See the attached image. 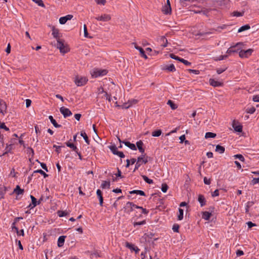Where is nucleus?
I'll return each instance as SVG.
<instances>
[{
    "instance_id": "052dcab7",
    "label": "nucleus",
    "mask_w": 259,
    "mask_h": 259,
    "mask_svg": "<svg viewBox=\"0 0 259 259\" xmlns=\"http://www.w3.org/2000/svg\"><path fill=\"white\" fill-rule=\"evenodd\" d=\"M83 31H84V36L85 37H88V32L87 30V27L85 24L83 25Z\"/></svg>"
},
{
    "instance_id": "6e6552de",
    "label": "nucleus",
    "mask_w": 259,
    "mask_h": 259,
    "mask_svg": "<svg viewBox=\"0 0 259 259\" xmlns=\"http://www.w3.org/2000/svg\"><path fill=\"white\" fill-rule=\"evenodd\" d=\"M94 18L98 21L108 22L111 20V17L109 14H104L100 16L96 17Z\"/></svg>"
},
{
    "instance_id": "4be33fe9",
    "label": "nucleus",
    "mask_w": 259,
    "mask_h": 259,
    "mask_svg": "<svg viewBox=\"0 0 259 259\" xmlns=\"http://www.w3.org/2000/svg\"><path fill=\"white\" fill-rule=\"evenodd\" d=\"M126 246L131 250H134L136 252V253H138L140 251V249L138 248V247L135 246L134 244L130 243L128 242L126 243Z\"/></svg>"
},
{
    "instance_id": "72a5a7b5",
    "label": "nucleus",
    "mask_w": 259,
    "mask_h": 259,
    "mask_svg": "<svg viewBox=\"0 0 259 259\" xmlns=\"http://www.w3.org/2000/svg\"><path fill=\"white\" fill-rule=\"evenodd\" d=\"M250 27L249 25L246 24V25H243V26H241V27H240L238 30V32H241L245 30H248L249 29H250Z\"/></svg>"
},
{
    "instance_id": "b1692460",
    "label": "nucleus",
    "mask_w": 259,
    "mask_h": 259,
    "mask_svg": "<svg viewBox=\"0 0 259 259\" xmlns=\"http://www.w3.org/2000/svg\"><path fill=\"white\" fill-rule=\"evenodd\" d=\"M129 193L130 194H135L140 195L141 196H146L145 193L142 190H133V191H130Z\"/></svg>"
},
{
    "instance_id": "ea45409f",
    "label": "nucleus",
    "mask_w": 259,
    "mask_h": 259,
    "mask_svg": "<svg viewBox=\"0 0 259 259\" xmlns=\"http://www.w3.org/2000/svg\"><path fill=\"white\" fill-rule=\"evenodd\" d=\"M68 213L65 211L58 210L57 211V214L59 217H63L66 216Z\"/></svg>"
},
{
    "instance_id": "864d4df0",
    "label": "nucleus",
    "mask_w": 259,
    "mask_h": 259,
    "mask_svg": "<svg viewBox=\"0 0 259 259\" xmlns=\"http://www.w3.org/2000/svg\"><path fill=\"white\" fill-rule=\"evenodd\" d=\"M169 57L173 59H175V60H178L180 62H181V60L182 59V58L175 55V54H169Z\"/></svg>"
},
{
    "instance_id": "3c124183",
    "label": "nucleus",
    "mask_w": 259,
    "mask_h": 259,
    "mask_svg": "<svg viewBox=\"0 0 259 259\" xmlns=\"http://www.w3.org/2000/svg\"><path fill=\"white\" fill-rule=\"evenodd\" d=\"M234 157H235V158H238L239 160H240L242 162H243L245 160L244 157L241 154H236L234 155Z\"/></svg>"
},
{
    "instance_id": "1a4fd4ad",
    "label": "nucleus",
    "mask_w": 259,
    "mask_h": 259,
    "mask_svg": "<svg viewBox=\"0 0 259 259\" xmlns=\"http://www.w3.org/2000/svg\"><path fill=\"white\" fill-rule=\"evenodd\" d=\"M60 112L63 114L64 118H66L72 115L71 111L67 108L62 107L60 108Z\"/></svg>"
},
{
    "instance_id": "cd10ccee",
    "label": "nucleus",
    "mask_w": 259,
    "mask_h": 259,
    "mask_svg": "<svg viewBox=\"0 0 259 259\" xmlns=\"http://www.w3.org/2000/svg\"><path fill=\"white\" fill-rule=\"evenodd\" d=\"M225 150V149L224 147L220 145H218L216 146V148H215L216 152H217L220 154H222V153H224Z\"/></svg>"
},
{
    "instance_id": "dca6fc26",
    "label": "nucleus",
    "mask_w": 259,
    "mask_h": 259,
    "mask_svg": "<svg viewBox=\"0 0 259 259\" xmlns=\"http://www.w3.org/2000/svg\"><path fill=\"white\" fill-rule=\"evenodd\" d=\"M198 201L200 204L201 207L206 205V199L204 196L202 194H199L198 196Z\"/></svg>"
},
{
    "instance_id": "e433bc0d",
    "label": "nucleus",
    "mask_w": 259,
    "mask_h": 259,
    "mask_svg": "<svg viewBox=\"0 0 259 259\" xmlns=\"http://www.w3.org/2000/svg\"><path fill=\"white\" fill-rule=\"evenodd\" d=\"M167 104L170 106V108L172 110H175L178 108V106L171 100H168L167 102Z\"/></svg>"
},
{
    "instance_id": "603ef678",
    "label": "nucleus",
    "mask_w": 259,
    "mask_h": 259,
    "mask_svg": "<svg viewBox=\"0 0 259 259\" xmlns=\"http://www.w3.org/2000/svg\"><path fill=\"white\" fill-rule=\"evenodd\" d=\"M168 188V187L166 183H163L162 184V186H161V191L165 193L167 191Z\"/></svg>"
},
{
    "instance_id": "c03bdc74",
    "label": "nucleus",
    "mask_w": 259,
    "mask_h": 259,
    "mask_svg": "<svg viewBox=\"0 0 259 259\" xmlns=\"http://www.w3.org/2000/svg\"><path fill=\"white\" fill-rule=\"evenodd\" d=\"M143 180L148 184H151L153 183L152 180L149 179L147 176L143 175L142 176Z\"/></svg>"
},
{
    "instance_id": "aec40b11",
    "label": "nucleus",
    "mask_w": 259,
    "mask_h": 259,
    "mask_svg": "<svg viewBox=\"0 0 259 259\" xmlns=\"http://www.w3.org/2000/svg\"><path fill=\"white\" fill-rule=\"evenodd\" d=\"M122 143L133 150H137V147L134 144L131 143L128 141H123Z\"/></svg>"
},
{
    "instance_id": "a878e982",
    "label": "nucleus",
    "mask_w": 259,
    "mask_h": 259,
    "mask_svg": "<svg viewBox=\"0 0 259 259\" xmlns=\"http://www.w3.org/2000/svg\"><path fill=\"white\" fill-rule=\"evenodd\" d=\"M7 191V187L3 186L0 187V199L4 198L5 194Z\"/></svg>"
},
{
    "instance_id": "bf43d9fd",
    "label": "nucleus",
    "mask_w": 259,
    "mask_h": 259,
    "mask_svg": "<svg viewBox=\"0 0 259 259\" xmlns=\"http://www.w3.org/2000/svg\"><path fill=\"white\" fill-rule=\"evenodd\" d=\"M234 16L236 17L242 16L244 14V12H240L238 11H235L233 12Z\"/></svg>"
},
{
    "instance_id": "0e129e2a",
    "label": "nucleus",
    "mask_w": 259,
    "mask_h": 259,
    "mask_svg": "<svg viewBox=\"0 0 259 259\" xmlns=\"http://www.w3.org/2000/svg\"><path fill=\"white\" fill-rule=\"evenodd\" d=\"M219 195V191L218 189H216L214 191L211 193V196L214 197Z\"/></svg>"
},
{
    "instance_id": "f3484780",
    "label": "nucleus",
    "mask_w": 259,
    "mask_h": 259,
    "mask_svg": "<svg viewBox=\"0 0 259 259\" xmlns=\"http://www.w3.org/2000/svg\"><path fill=\"white\" fill-rule=\"evenodd\" d=\"M13 192L16 193L17 195H23L24 190L21 189L19 185H17L16 188L14 189Z\"/></svg>"
},
{
    "instance_id": "39448f33",
    "label": "nucleus",
    "mask_w": 259,
    "mask_h": 259,
    "mask_svg": "<svg viewBox=\"0 0 259 259\" xmlns=\"http://www.w3.org/2000/svg\"><path fill=\"white\" fill-rule=\"evenodd\" d=\"M108 73V71L106 69H94L91 73L92 76L93 77L97 78L99 76H102L105 75Z\"/></svg>"
},
{
    "instance_id": "338daca9",
    "label": "nucleus",
    "mask_w": 259,
    "mask_h": 259,
    "mask_svg": "<svg viewBox=\"0 0 259 259\" xmlns=\"http://www.w3.org/2000/svg\"><path fill=\"white\" fill-rule=\"evenodd\" d=\"M259 183V177L257 178H253L251 181V183L252 185H255L257 183Z\"/></svg>"
},
{
    "instance_id": "37998d69",
    "label": "nucleus",
    "mask_w": 259,
    "mask_h": 259,
    "mask_svg": "<svg viewBox=\"0 0 259 259\" xmlns=\"http://www.w3.org/2000/svg\"><path fill=\"white\" fill-rule=\"evenodd\" d=\"M234 130L237 132H241L242 131V126L241 125H233Z\"/></svg>"
},
{
    "instance_id": "9d476101",
    "label": "nucleus",
    "mask_w": 259,
    "mask_h": 259,
    "mask_svg": "<svg viewBox=\"0 0 259 259\" xmlns=\"http://www.w3.org/2000/svg\"><path fill=\"white\" fill-rule=\"evenodd\" d=\"M7 105L6 102L2 99H0V113L4 115L6 113Z\"/></svg>"
},
{
    "instance_id": "680f3d73",
    "label": "nucleus",
    "mask_w": 259,
    "mask_h": 259,
    "mask_svg": "<svg viewBox=\"0 0 259 259\" xmlns=\"http://www.w3.org/2000/svg\"><path fill=\"white\" fill-rule=\"evenodd\" d=\"M181 62L183 63L186 66H190L191 64V63L189 62L188 61L182 58V59L181 60Z\"/></svg>"
},
{
    "instance_id": "f03ea898",
    "label": "nucleus",
    "mask_w": 259,
    "mask_h": 259,
    "mask_svg": "<svg viewBox=\"0 0 259 259\" xmlns=\"http://www.w3.org/2000/svg\"><path fill=\"white\" fill-rule=\"evenodd\" d=\"M244 44L242 42H237L234 46H231L227 51V53L231 54L234 53H239L241 49L243 48Z\"/></svg>"
},
{
    "instance_id": "bb28decb",
    "label": "nucleus",
    "mask_w": 259,
    "mask_h": 259,
    "mask_svg": "<svg viewBox=\"0 0 259 259\" xmlns=\"http://www.w3.org/2000/svg\"><path fill=\"white\" fill-rule=\"evenodd\" d=\"M12 228L13 229H14L16 233H17V234L18 235H22V236H24V230L23 229H21L20 230H19L18 228L15 226V225H13L12 226Z\"/></svg>"
},
{
    "instance_id": "f257e3e1",
    "label": "nucleus",
    "mask_w": 259,
    "mask_h": 259,
    "mask_svg": "<svg viewBox=\"0 0 259 259\" xmlns=\"http://www.w3.org/2000/svg\"><path fill=\"white\" fill-rule=\"evenodd\" d=\"M128 206L131 207V210L127 211V212L129 213L130 212L133 211L134 210V208H136L137 209H140L142 210V213L147 214L149 212V211L147 210L146 208H143L142 206H138L135 204L133 202H127L126 203L125 206L123 207L124 209H127Z\"/></svg>"
},
{
    "instance_id": "4468645a",
    "label": "nucleus",
    "mask_w": 259,
    "mask_h": 259,
    "mask_svg": "<svg viewBox=\"0 0 259 259\" xmlns=\"http://www.w3.org/2000/svg\"><path fill=\"white\" fill-rule=\"evenodd\" d=\"M96 194L99 200L100 205L101 206H102L103 204V197L102 195V192L100 189H98L97 190Z\"/></svg>"
},
{
    "instance_id": "ddd939ff",
    "label": "nucleus",
    "mask_w": 259,
    "mask_h": 259,
    "mask_svg": "<svg viewBox=\"0 0 259 259\" xmlns=\"http://www.w3.org/2000/svg\"><path fill=\"white\" fill-rule=\"evenodd\" d=\"M209 82L210 84L213 87H221L222 86L223 84V83L215 80L214 79L210 78L209 80Z\"/></svg>"
},
{
    "instance_id": "9b49d317",
    "label": "nucleus",
    "mask_w": 259,
    "mask_h": 259,
    "mask_svg": "<svg viewBox=\"0 0 259 259\" xmlns=\"http://www.w3.org/2000/svg\"><path fill=\"white\" fill-rule=\"evenodd\" d=\"M73 17L72 15H67L64 17H62L59 19V22L61 24H64L67 20H71Z\"/></svg>"
},
{
    "instance_id": "0eeeda50",
    "label": "nucleus",
    "mask_w": 259,
    "mask_h": 259,
    "mask_svg": "<svg viewBox=\"0 0 259 259\" xmlns=\"http://www.w3.org/2000/svg\"><path fill=\"white\" fill-rule=\"evenodd\" d=\"M88 81V79L86 77L79 76H76L74 80L75 84L78 87L84 85Z\"/></svg>"
},
{
    "instance_id": "13d9d810",
    "label": "nucleus",
    "mask_w": 259,
    "mask_h": 259,
    "mask_svg": "<svg viewBox=\"0 0 259 259\" xmlns=\"http://www.w3.org/2000/svg\"><path fill=\"white\" fill-rule=\"evenodd\" d=\"M37 162H38L40 164V166L41 167L45 170H46V171H48V167L46 165V164L45 163H42V162H40L39 161H38V160H36Z\"/></svg>"
},
{
    "instance_id": "5701e85b",
    "label": "nucleus",
    "mask_w": 259,
    "mask_h": 259,
    "mask_svg": "<svg viewBox=\"0 0 259 259\" xmlns=\"http://www.w3.org/2000/svg\"><path fill=\"white\" fill-rule=\"evenodd\" d=\"M211 216V212L204 211L202 212V218L206 221H209Z\"/></svg>"
},
{
    "instance_id": "412c9836",
    "label": "nucleus",
    "mask_w": 259,
    "mask_h": 259,
    "mask_svg": "<svg viewBox=\"0 0 259 259\" xmlns=\"http://www.w3.org/2000/svg\"><path fill=\"white\" fill-rule=\"evenodd\" d=\"M162 12L165 14H170L171 12V8L170 6L164 5L162 8Z\"/></svg>"
},
{
    "instance_id": "2f4dec72",
    "label": "nucleus",
    "mask_w": 259,
    "mask_h": 259,
    "mask_svg": "<svg viewBox=\"0 0 259 259\" xmlns=\"http://www.w3.org/2000/svg\"><path fill=\"white\" fill-rule=\"evenodd\" d=\"M80 135L81 137H83V138L84 139L85 142L89 145L90 144V140L88 138V137L87 136V135L86 134V133L83 132V131H81V133H80Z\"/></svg>"
},
{
    "instance_id": "a18cd8bd",
    "label": "nucleus",
    "mask_w": 259,
    "mask_h": 259,
    "mask_svg": "<svg viewBox=\"0 0 259 259\" xmlns=\"http://www.w3.org/2000/svg\"><path fill=\"white\" fill-rule=\"evenodd\" d=\"M151 159V158L150 157L146 155V154H144L143 155V159L142 163L146 164L148 162V161L150 160Z\"/></svg>"
},
{
    "instance_id": "7ed1b4c3",
    "label": "nucleus",
    "mask_w": 259,
    "mask_h": 259,
    "mask_svg": "<svg viewBox=\"0 0 259 259\" xmlns=\"http://www.w3.org/2000/svg\"><path fill=\"white\" fill-rule=\"evenodd\" d=\"M57 41V47L60 50L61 53L65 54L69 51V49L67 45L64 44V40L58 38Z\"/></svg>"
},
{
    "instance_id": "69168bd1",
    "label": "nucleus",
    "mask_w": 259,
    "mask_h": 259,
    "mask_svg": "<svg viewBox=\"0 0 259 259\" xmlns=\"http://www.w3.org/2000/svg\"><path fill=\"white\" fill-rule=\"evenodd\" d=\"M136 145H137L138 149H139V148L143 147V143L141 140H140V141L137 142Z\"/></svg>"
},
{
    "instance_id": "8fccbe9b",
    "label": "nucleus",
    "mask_w": 259,
    "mask_h": 259,
    "mask_svg": "<svg viewBox=\"0 0 259 259\" xmlns=\"http://www.w3.org/2000/svg\"><path fill=\"white\" fill-rule=\"evenodd\" d=\"M180 226L177 224H175L172 226V230L174 232L178 233L179 232Z\"/></svg>"
},
{
    "instance_id": "de8ad7c7",
    "label": "nucleus",
    "mask_w": 259,
    "mask_h": 259,
    "mask_svg": "<svg viewBox=\"0 0 259 259\" xmlns=\"http://www.w3.org/2000/svg\"><path fill=\"white\" fill-rule=\"evenodd\" d=\"M146 223V220H143V221H142L141 222H135L133 223V226L134 227H136L137 226L143 225H145Z\"/></svg>"
},
{
    "instance_id": "09e8293b",
    "label": "nucleus",
    "mask_w": 259,
    "mask_h": 259,
    "mask_svg": "<svg viewBox=\"0 0 259 259\" xmlns=\"http://www.w3.org/2000/svg\"><path fill=\"white\" fill-rule=\"evenodd\" d=\"M255 111V108L254 107H251L250 108H248L246 110V112L247 113L253 114Z\"/></svg>"
},
{
    "instance_id": "423d86ee",
    "label": "nucleus",
    "mask_w": 259,
    "mask_h": 259,
    "mask_svg": "<svg viewBox=\"0 0 259 259\" xmlns=\"http://www.w3.org/2000/svg\"><path fill=\"white\" fill-rule=\"evenodd\" d=\"M108 148L114 155H117L121 158L125 157V155L122 152L118 151V148L115 145L109 146Z\"/></svg>"
},
{
    "instance_id": "20e7f679",
    "label": "nucleus",
    "mask_w": 259,
    "mask_h": 259,
    "mask_svg": "<svg viewBox=\"0 0 259 259\" xmlns=\"http://www.w3.org/2000/svg\"><path fill=\"white\" fill-rule=\"evenodd\" d=\"M253 51L254 50L252 49H249L246 50L241 49L239 52V56L241 58H248L252 55Z\"/></svg>"
},
{
    "instance_id": "5fc2aeb1",
    "label": "nucleus",
    "mask_w": 259,
    "mask_h": 259,
    "mask_svg": "<svg viewBox=\"0 0 259 259\" xmlns=\"http://www.w3.org/2000/svg\"><path fill=\"white\" fill-rule=\"evenodd\" d=\"M139 51L140 52V55L141 57H142L145 59L147 58V57L146 55L145 54L144 50L142 48L139 49Z\"/></svg>"
},
{
    "instance_id": "774afa93",
    "label": "nucleus",
    "mask_w": 259,
    "mask_h": 259,
    "mask_svg": "<svg viewBox=\"0 0 259 259\" xmlns=\"http://www.w3.org/2000/svg\"><path fill=\"white\" fill-rule=\"evenodd\" d=\"M252 100L254 102H259V95L254 96Z\"/></svg>"
},
{
    "instance_id": "4c0bfd02",
    "label": "nucleus",
    "mask_w": 259,
    "mask_h": 259,
    "mask_svg": "<svg viewBox=\"0 0 259 259\" xmlns=\"http://www.w3.org/2000/svg\"><path fill=\"white\" fill-rule=\"evenodd\" d=\"M117 173L115 174L116 178H115V179H113V181H117V178H118V177H119L120 178H123V176L121 175V170L118 167L117 168Z\"/></svg>"
},
{
    "instance_id": "393cba45",
    "label": "nucleus",
    "mask_w": 259,
    "mask_h": 259,
    "mask_svg": "<svg viewBox=\"0 0 259 259\" xmlns=\"http://www.w3.org/2000/svg\"><path fill=\"white\" fill-rule=\"evenodd\" d=\"M49 119L50 120L51 122L53 124V125L55 127L59 128L61 127V125L58 124L55 119H54L52 115H50L49 116Z\"/></svg>"
},
{
    "instance_id": "a211bd4d",
    "label": "nucleus",
    "mask_w": 259,
    "mask_h": 259,
    "mask_svg": "<svg viewBox=\"0 0 259 259\" xmlns=\"http://www.w3.org/2000/svg\"><path fill=\"white\" fill-rule=\"evenodd\" d=\"M65 238V236H61L59 237L57 242V245L59 247H62L64 245Z\"/></svg>"
},
{
    "instance_id": "e2e57ef3",
    "label": "nucleus",
    "mask_w": 259,
    "mask_h": 259,
    "mask_svg": "<svg viewBox=\"0 0 259 259\" xmlns=\"http://www.w3.org/2000/svg\"><path fill=\"white\" fill-rule=\"evenodd\" d=\"M188 71L189 73H193L195 74H199L200 73V71L198 70H194V69H188Z\"/></svg>"
},
{
    "instance_id": "49530a36",
    "label": "nucleus",
    "mask_w": 259,
    "mask_h": 259,
    "mask_svg": "<svg viewBox=\"0 0 259 259\" xmlns=\"http://www.w3.org/2000/svg\"><path fill=\"white\" fill-rule=\"evenodd\" d=\"M33 2L35 3L38 5V6L42 7L43 8H45V5L44 4V2L42 0H32Z\"/></svg>"
},
{
    "instance_id": "7c9ffc66",
    "label": "nucleus",
    "mask_w": 259,
    "mask_h": 259,
    "mask_svg": "<svg viewBox=\"0 0 259 259\" xmlns=\"http://www.w3.org/2000/svg\"><path fill=\"white\" fill-rule=\"evenodd\" d=\"M254 204L253 201H248L247 202L246 206H245V213H249V208L252 206Z\"/></svg>"
},
{
    "instance_id": "2eb2a0df",
    "label": "nucleus",
    "mask_w": 259,
    "mask_h": 259,
    "mask_svg": "<svg viewBox=\"0 0 259 259\" xmlns=\"http://www.w3.org/2000/svg\"><path fill=\"white\" fill-rule=\"evenodd\" d=\"M52 35L53 37L57 39L60 38V33L58 29L56 28L55 26H53L52 28Z\"/></svg>"
},
{
    "instance_id": "c9c22d12",
    "label": "nucleus",
    "mask_w": 259,
    "mask_h": 259,
    "mask_svg": "<svg viewBox=\"0 0 259 259\" xmlns=\"http://www.w3.org/2000/svg\"><path fill=\"white\" fill-rule=\"evenodd\" d=\"M160 41L161 42H162V43H163L164 42H165V44H161V46L163 48H165L167 46V39L166 38V37L164 36H162L160 37Z\"/></svg>"
},
{
    "instance_id": "c756f323",
    "label": "nucleus",
    "mask_w": 259,
    "mask_h": 259,
    "mask_svg": "<svg viewBox=\"0 0 259 259\" xmlns=\"http://www.w3.org/2000/svg\"><path fill=\"white\" fill-rule=\"evenodd\" d=\"M66 145L67 147H69V148H71L75 152H77V151H78V149L77 148V147L75 145H74L73 143H71L69 142H67L66 143Z\"/></svg>"
},
{
    "instance_id": "4d7b16f0",
    "label": "nucleus",
    "mask_w": 259,
    "mask_h": 259,
    "mask_svg": "<svg viewBox=\"0 0 259 259\" xmlns=\"http://www.w3.org/2000/svg\"><path fill=\"white\" fill-rule=\"evenodd\" d=\"M0 128L2 129H4L5 130L7 131H9L10 130L9 128L6 126L5 125V123L4 122H1L0 121Z\"/></svg>"
},
{
    "instance_id": "f8f14e48",
    "label": "nucleus",
    "mask_w": 259,
    "mask_h": 259,
    "mask_svg": "<svg viewBox=\"0 0 259 259\" xmlns=\"http://www.w3.org/2000/svg\"><path fill=\"white\" fill-rule=\"evenodd\" d=\"M163 70H167L169 72H175L176 69L175 67L173 64H171L170 65H167L163 66L162 68Z\"/></svg>"
},
{
    "instance_id": "58836bf2",
    "label": "nucleus",
    "mask_w": 259,
    "mask_h": 259,
    "mask_svg": "<svg viewBox=\"0 0 259 259\" xmlns=\"http://www.w3.org/2000/svg\"><path fill=\"white\" fill-rule=\"evenodd\" d=\"M30 197L31 199V204H33V206L35 207L37 205H38L36 199L33 195H31Z\"/></svg>"
},
{
    "instance_id": "c85d7f7f",
    "label": "nucleus",
    "mask_w": 259,
    "mask_h": 259,
    "mask_svg": "<svg viewBox=\"0 0 259 259\" xmlns=\"http://www.w3.org/2000/svg\"><path fill=\"white\" fill-rule=\"evenodd\" d=\"M35 173H39L40 175H42L45 178L48 177V175L47 174L45 171H44L41 169H37L33 171V174H32L31 176H33L34 174Z\"/></svg>"
},
{
    "instance_id": "a19ab883",
    "label": "nucleus",
    "mask_w": 259,
    "mask_h": 259,
    "mask_svg": "<svg viewBox=\"0 0 259 259\" xmlns=\"http://www.w3.org/2000/svg\"><path fill=\"white\" fill-rule=\"evenodd\" d=\"M162 131L160 130H157L152 132V135L153 137H159L161 135Z\"/></svg>"
},
{
    "instance_id": "6e6d98bb",
    "label": "nucleus",
    "mask_w": 259,
    "mask_h": 259,
    "mask_svg": "<svg viewBox=\"0 0 259 259\" xmlns=\"http://www.w3.org/2000/svg\"><path fill=\"white\" fill-rule=\"evenodd\" d=\"M227 69V67H224L223 68H220L217 69V72L218 74H220L223 72H224L225 70H226Z\"/></svg>"
},
{
    "instance_id": "6ab92c4d",
    "label": "nucleus",
    "mask_w": 259,
    "mask_h": 259,
    "mask_svg": "<svg viewBox=\"0 0 259 259\" xmlns=\"http://www.w3.org/2000/svg\"><path fill=\"white\" fill-rule=\"evenodd\" d=\"M14 140H16V139H14ZM13 139H12L11 140V143L10 144H7V146H6V151L3 154V155H5V154H8V153H11V150L13 148Z\"/></svg>"
},
{
    "instance_id": "79ce46f5",
    "label": "nucleus",
    "mask_w": 259,
    "mask_h": 259,
    "mask_svg": "<svg viewBox=\"0 0 259 259\" xmlns=\"http://www.w3.org/2000/svg\"><path fill=\"white\" fill-rule=\"evenodd\" d=\"M179 214L178 216V220H182L183 219L184 210L182 208H179Z\"/></svg>"
},
{
    "instance_id": "473e14b6",
    "label": "nucleus",
    "mask_w": 259,
    "mask_h": 259,
    "mask_svg": "<svg viewBox=\"0 0 259 259\" xmlns=\"http://www.w3.org/2000/svg\"><path fill=\"white\" fill-rule=\"evenodd\" d=\"M110 186V183L109 181H103V183H102L101 185V187L102 189H105L106 188H109Z\"/></svg>"
},
{
    "instance_id": "f704fd0d",
    "label": "nucleus",
    "mask_w": 259,
    "mask_h": 259,
    "mask_svg": "<svg viewBox=\"0 0 259 259\" xmlns=\"http://www.w3.org/2000/svg\"><path fill=\"white\" fill-rule=\"evenodd\" d=\"M217 135L215 133L211 132H207L205 134V138L206 139L208 138H214L216 137Z\"/></svg>"
}]
</instances>
